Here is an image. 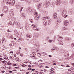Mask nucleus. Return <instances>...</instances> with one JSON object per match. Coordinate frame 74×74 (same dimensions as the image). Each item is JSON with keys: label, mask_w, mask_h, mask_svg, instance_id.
Wrapping results in <instances>:
<instances>
[{"label": "nucleus", "mask_w": 74, "mask_h": 74, "mask_svg": "<svg viewBox=\"0 0 74 74\" xmlns=\"http://www.w3.org/2000/svg\"><path fill=\"white\" fill-rule=\"evenodd\" d=\"M58 37L59 38L58 39V41H60L59 42V45H63V42H62V41L61 40H62V39H63V38H62V37L60 36L59 35H58Z\"/></svg>", "instance_id": "obj_1"}, {"label": "nucleus", "mask_w": 74, "mask_h": 74, "mask_svg": "<svg viewBox=\"0 0 74 74\" xmlns=\"http://www.w3.org/2000/svg\"><path fill=\"white\" fill-rule=\"evenodd\" d=\"M66 10H63V12L62 14V16L64 17V18H66V17H67L68 15H66Z\"/></svg>", "instance_id": "obj_2"}, {"label": "nucleus", "mask_w": 74, "mask_h": 74, "mask_svg": "<svg viewBox=\"0 0 74 74\" xmlns=\"http://www.w3.org/2000/svg\"><path fill=\"white\" fill-rule=\"evenodd\" d=\"M15 1H13L12 2V3H11V2H6V4H10V5H14V4H15Z\"/></svg>", "instance_id": "obj_3"}, {"label": "nucleus", "mask_w": 74, "mask_h": 74, "mask_svg": "<svg viewBox=\"0 0 74 74\" xmlns=\"http://www.w3.org/2000/svg\"><path fill=\"white\" fill-rule=\"evenodd\" d=\"M32 12V9H31L30 8H27V13H28V14H30Z\"/></svg>", "instance_id": "obj_4"}, {"label": "nucleus", "mask_w": 74, "mask_h": 74, "mask_svg": "<svg viewBox=\"0 0 74 74\" xmlns=\"http://www.w3.org/2000/svg\"><path fill=\"white\" fill-rule=\"evenodd\" d=\"M56 5H61L60 0H58V1H56Z\"/></svg>", "instance_id": "obj_5"}, {"label": "nucleus", "mask_w": 74, "mask_h": 74, "mask_svg": "<svg viewBox=\"0 0 74 74\" xmlns=\"http://www.w3.org/2000/svg\"><path fill=\"white\" fill-rule=\"evenodd\" d=\"M8 10V8H7L5 7V6H4L3 7V11H4L5 12H7Z\"/></svg>", "instance_id": "obj_6"}, {"label": "nucleus", "mask_w": 74, "mask_h": 74, "mask_svg": "<svg viewBox=\"0 0 74 74\" xmlns=\"http://www.w3.org/2000/svg\"><path fill=\"white\" fill-rule=\"evenodd\" d=\"M37 12H36L35 14H34L35 15H36L35 16V19H36V20H38L39 17H38V16L37 15Z\"/></svg>", "instance_id": "obj_7"}, {"label": "nucleus", "mask_w": 74, "mask_h": 74, "mask_svg": "<svg viewBox=\"0 0 74 74\" xmlns=\"http://www.w3.org/2000/svg\"><path fill=\"white\" fill-rule=\"evenodd\" d=\"M69 24V21L67 20L64 21V25L65 26H67Z\"/></svg>", "instance_id": "obj_8"}, {"label": "nucleus", "mask_w": 74, "mask_h": 74, "mask_svg": "<svg viewBox=\"0 0 74 74\" xmlns=\"http://www.w3.org/2000/svg\"><path fill=\"white\" fill-rule=\"evenodd\" d=\"M32 26L34 30H36V29H37V27L36 26L34 25V24H32Z\"/></svg>", "instance_id": "obj_9"}, {"label": "nucleus", "mask_w": 74, "mask_h": 74, "mask_svg": "<svg viewBox=\"0 0 74 74\" xmlns=\"http://www.w3.org/2000/svg\"><path fill=\"white\" fill-rule=\"evenodd\" d=\"M42 3H40L39 4H38L37 6V8L38 9H39L40 7H41V5H42Z\"/></svg>", "instance_id": "obj_10"}, {"label": "nucleus", "mask_w": 74, "mask_h": 74, "mask_svg": "<svg viewBox=\"0 0 74 74\" xmlns=\"http://www.w3.org/2000/svg\"><path fill=\"white\" fill-rule=\"evenodd\" d=\"M10 16H14V12H13V11H10Z\"/></svg>", "instance_id": "obj_11"}, {"label": "nucleus", "mask_w": 74, "mask_h": 74, "mask_svg": "<svg viewBox=\"0 0 74 74\" xmlns=\"http://www.w3.org/2000/svg\"><path fill=\"white\" fill-rule=\"evenodd\" d=\"M56 15H57V14H56V13H55L53 14V17L54 19H55L57 18V16H56Z\"/></svg>", "instance_id": "obj_12"}, {"label": "nucleus", "mask_w": 74, "mask_h": 74, "mask_svg": "<svg viewBox=\"0 0 74 74\" xmlns=\"http://www.w3.org/2000/svg\"><path fill=\"white\" fill-rule=\"evenodd\" d=\"M74 56V54H73L69 58H68V59H70L71 58H73Z\"/></svg>", "instance_id": "obj_13"}, {"label": "nucleus", "mask_w": 74, "mask_h": 74, "mask_svg": "<svg viewBox=\"0 0 74 74\" xmlns=\"http://www.w3.org/2000/svg\"><path fill=\"white\" fill-rule=\"evenodd\" d=\"M43 25H45V26H46L47 25V21H45L43 23Z\"/></svg>", "instance_id": "obj_14"}, {"label": "nucleus", "mask_w": 74, "mask_h": 74, "mask_svg": "<svg viewBox=\"0 0 74 74\" xmlns=\"http://www.w3.org/2000/svg\"><path fill=\"white\" fill-rule=\"evenodd\" d=\"M49 16L45 17L43 18V20H46V19H49Z\"/></svg>", "instance_id": "obj_15"}, {"label": "nucleus", "mask_w": 74, "mask_h": 74, "mask_svg": "<svg viewBox=\"0 0 74 74\" xmlns=\"http://www.w3.org/2000/svg\"><path fill=\"white\" fill-rule=\"evenodd\" d=\"M45 3H46V2H45L44 3V4L43 5V6L45 8H46V7H48V5H47V4H45Z\"/></svg>", "instance_id": "obj_16"}, {"label": "nucleus", "mask_w": 74, "mask_h": 74, "mask_svg": "<svg viewBox=\"0 0 74 74\" xmlns=\"http://www.w3.org/2000/svg\"><path fill=\"white\" fill-rule=\"evenodd\" d=\"M15 24L18 26H19L20 25V24L19 23V22H16Z\"/></svg>", "instance_id": "obj_17"}, {"label": "nucleus", "mask_w": 74, "mask_h": 74, "mask_svg": "<svg viewBox=\"0 0 74 74\" xmlns=\"http://www.w3.org/2000/svg\"><path fill=\"white\" fill-rule=\"evenodd\" d=\"M14 35H17L18 34V32H17V31L15 30L14 32Z\"/></svg>", "instance_id": "obj_18"}, {"label": "nucleus", "mask_w": 74, "mask_h": 74, "mask_svg": "<svg viewBox=\"0 0 74 74\" xmlns=\"http://www.w3.org/2000/svg\"><path fill=\"white\" fill-rule=\"evenodd\" d=\"M47 14H48V12H47V11H45L43 12V14H44V15Z\"/></svg>", "instance_id": "obj_19"}, {"label": "nucleus", "mask_w": 74, "mask_h": 74, "mask_svg": "<svg viewBox=\"0 0 74 74\" xmlns=\"http://www.w3.org/2000/svg\"><path fill=\"white\" fill-rule=\"evenodd\" d=\"M69 56V54H67L66 53H65L64 55V57H68Z\"/></svg>", "instance_id": "obj_20"}, {"label": "nucleus", "mask_w": 74, "mask_h": 74, "mask_svg": "<svg viewBox=\"0 0 74 74\" xmlns=\"http://www.w3.org/2000/svg\"><path fill=\"white\" fill-rule=\"evenodd\" d=\"M46 4H47V6L48 5H49V4H50V3H49V1H47V2H46Z\"/></svg>", "instance_id": "obj_21"}, {"label": "nucleus", "mask_w": 74, "mask_h": 74, "mask_svg": "<svg viewBox=\"0 0 74 74\" xmlns=\"http://www.w3.org/2000/svg\"><path fill=\"white\" fill-rule=\"evenodd\" d=\"M54 48V49H56V50L57 51H59V48L58 47H53Z\"/></svg>", "instance_id": "obj_22"}, {"label": "nucleus", "mask_w": 74, "mask_h": 74, "mask_svg": "<svg viewBox=\"0 0 74 74\" xmlns=\"http://www.w3.org/2000/svg\"><path fill=\"white\" fill-rule=\"evenodd\" d=\"M40 0H33V1H34V3H36V2H38V1H39Z\"/></svg>", "instance_id": "obj_23"}, {"label": "nucleus", "mask_w": 74, "mask_h": 74, "mask_svg": "<svg viewBox=\"0 0 74 74\" xmlns=\"http://www.w3.org/2000/svg\"><path fill=\"white\" fill-rule=\"evenodd\" d=\"M26 36L29 38H31L32 37V36L29 35L27 34L26 35Z\"/></svg>", "instance_id": "obj_24"}, {"label": "nucleus", "mask_w": 74, "mask_h": 74, "mask_svg": "<svg viewBox=\"0 0 74 74\" xmlns=\"http://www.w3.org/2000/svg\"><path fill=\"white\" fill-rule=\"evenodd\" d=\"M69 14H70L71 15H72V14H73V11H71L70 12H69Z\"/></svg>", "instance_id": "obj_25"}, {"label": "nucleus", "mask_w": 74, "mask_h": 74, "mask_svg": "<svg viewBox=\"0 0 74 74\" xmlns=\"http://www.w3.org/2000/svg\"><path fill=\"white\" fill-rule=\"evenodd\" d=\"M35 48H36V49H38V48H39V46L36 45L35 46Z\"/></svg>", "instance_id": "obj_26"}, {"label": "nucleus", "mask_w": 74, "mask_h": 74, "mask_svg": "<svg viewBox=\"0 0 74 74\" xmlns=\"http://www.w3.org/2000/svg\"><path fill=\"white\" fill-rule=\"evenodd\" d=\"M51 5L52 7H54V4H53V3H51Z\"/></svg>", "instance_id": "obj_27"}, {"label": "nucleus", "mask_w": 74, "mask_h": 74, "mask_svg": "<svg viewBox=\"0 0 74 74\" xmlns=\"http://www.w3.org/2000/svg\"><path fill=\"white\" fill-rule=\"evenodd\" d=\"M8 25H11L12 24V22H11V21H10L8 23Z\"/></svg>", "instance_id": "obj_28"}, {"label": "nucleus", "mask_w": 74, "mask_h": 74, "mask_svg": "<svg viewBox=\"0 0 74 74\" xmlns=\"http://www.w3.org/2000/svg\"><path fill=\"white\" fill-rule=\"evenodd\" d=\"M63 29L64 30H67V27H64L63 28Z\"/></svg>", "instance_id": "obj_29"}, {"label": "nucleus", "mask_w": 74, "mask_h": 74, "mask_svg": "<svg viewBox=\"0 0 74 74\" xmlns=\"http://www.w3.org/2000/svg\"><path fill=\"white\" fill-rule=\"evenodd\" d=\"M52 41H53V40H49V42L50 43H51V42H52Z\"/></svg>", "instance_id": "obj_30"}, {"label": "nucleus", "mask_w": 74, "mask_h": 74, "mask_svg": "<svg viewBox=\"0 0 74 74\" xmlns=\"http://www.w3.org/2000/svg\"><path fill=\"white\" fill-rule=\"evenodd\" d=\"M29 21L30 22H31V23H33V19H30Z\"/></svg>", "instance_id": "obj_31"}, {"label": "nucleus", "mask_w": 74, "mask_h": 74, "mask_svg": "<svg viewBox=\"0 0 74 74\" xmlns=\"http://www.w3.org/2000/svg\"><path fill=\"white\" fill-rule=\"evenodd\" d=\"M62 35L63 36H65V35H66V33L65 32H64L62 33Z\"/></svg>", "instance_id": "obj_32"}, {"label": "nucleus", "mask_w": 74, "mask_h": 74, "mask_svg": "<svg viewBox=\"0 0 74 74\" xmlns=\"http://www.w3.org/2000/svg\"><path fill=\"white\" fill-rule=\"evenodd\" d=\"M2 43H3V42H4V41H5V38H3L2 39Z\"/></svg>", "instance_id": "obj_33"}, {"label": "nucleus", "mask_w": 74, "mask_h": 74, "mask_svg": "<svg viewBox=\"0 0 74 74\" xmlns=\"http://www.w3.org/2000/svg\"><path fill=\"white\" fill-rule=\"evenodd\" d=\"M37 55L38 56H41V54H40V53H38L37 54Z\"/></svg>", "instance_id": "obj_34"}, {"label": "nucleus", "mask_w": 74, "mask_h": 74, "mask_svg": "<svg viewBox=\"0 0 74 74\" xmlns=\"http://www.w3.org/2000/svg\"><path fill=\"white\" fill-rule=\"evenodd\" d=\"M11 66H9L8 67H7V69H8L9 70V69H11Z\"/></svg>", "instance_id": "obj_35"}, {"label": "nucleus", "mask_w": 74, "mask_h": 74, "mask_svg": "<svg viewBox=\"0 0 74 74\" xmlns=\"http://www.w3.org/2000/svg\"><path fill=\"white\" fill-rule=\"evenodd\" d=\"M37 36H34V38L36 40L37 38Z\"/></svg>", "instance_id": "obj_36"}, {"label": "nucleus", "mask_w": 74, "mask_h": 74, "mask_svg": "<svg viewBox=\"0 0 74 74\" xmlns=\"http://www.w3.org/2000/svg\"><path fill=\"white\" fill-rule=\"evenodd\" d=\"M21 16H23L24 18H25L26 17L25 16H24V15H23V14H22L21 15Z\"/></svg>", "instance_id": "obj_37"}, {"label": "nucleus", "mask_w": 74, "mask_h": 74, "mask_svg": "<svg viewBox=\"0 0 74 74\" xmlns=\"http://www.w3.org/2000/svg\"><path fill=\"white\" fill-rule=\"evenodd\" d=\"M48 25H50L51 24V21L50 20H49L48 21Z\"/></svg>", "instance_id": "obj_38"}, {"label": "nucleus", "mask_w": 74, "mask_h": 74, "mask_svg": "<svg viewBox=\"0 0 74 74\" xmlns=\"http://www.w3.org/2000/svg\"><path fill=\"white\" fill-rule=\"evenodd\" d=\"M70 73H72V74H74V71H71Z\"/></svg>", "instance_id": "obj_39"}, {"label": "nucleus", "mask_w": 74, "mask_h": 74, "mask_svg": "<svg viewBox=\"0 0 74 74\" xmlns=\"http://www.w3.org/2000/svg\"><path fill=\"white\" fill-rule=\"evenodd\" d=\"M56 25H57V26H58V25H59V22L58 23V22H57L56 21Z\"/></svg>", "instance_id": "obj_40"}, {"label": "nucleus", "mask_w": 74, "mask_h": 74, "mask_svg": "<svg viewBox=\"0 0 74 74\" xmlns=\"http://www.w3.org/2000/svg\"><path fill=\"white\" fill-rule=\"evenodd\" d=\"M16 60H17L18 61V60H19V58H16L15 59Z\"/></svg>", "instance_id": "obj_41"}, {"label": "nucleus", "mask_w": 74, "mask_h": 74, "mask_svg": "<svg viewBox=\"0 0 74 74\" xmlns=\"http://www.w3.org/2000/svg\"><path fill=\"white\" fill-rule=\"evenodd\" d=\"M16 54L17 55H19L20 54V52H18L16 53Z\"/></svg>", "instance_id": "obj_42"}, {"label": "nucleus", "mask_w": 74, "mask_h": 74, "mask_svg": "<svg viewBox=\"0 0 74 74\" xmlns=\"http://www.w3.org/2000/svg\"><path fill=\"white\" fill-rule=\"evenodd\" d=\"M7 32H10V33H11V31H10L9 29L7 30Z\"/></svg>", "instance_id": "obj_43"}, {"label": "nucleus", "mask_w": 74, "mask_h": 74, "mask_svg": "<svg viewBox=\"0 0 74 74\" xmlns=\"http://www.w3.org/2000/svg\"><path fill=\"white\" fill-rule=\"evenodd\" d=\"M36 31H39L40 30V29L39 28L36 29Z\"/></svg>", "instance_id": "obj_44"}, {"label": "nucleus", "mask_w": 74, "mask_h": 74, "mask_svg": "<svg viewBox=\"0 0 74 74\" xmlns=\"http://www.w3.org/2000/svg\"><path fill=\"white\" fill-rule=\"evenodd\" d=\"M7 64H8V65H10V64H11V63H10V62H8L7 63Z\"/></svg>", "instance_id": "obj_45"}, {"label": "nucleus", "mask_w": 74, "mask_h": 74, "mask_svg": "<svg viewBox=\"0 0 74 74\" xmlns=\"http://www.w3.org/2000/svg\"><path fill=\"white\" fill-rule=\"evenodd\" d=\"M21 1H25L26 2L28 1H29V0H21Z\"/></svg>", "instance_id": "obj_46"}, {"label": "nucleus", "mask_w": 74, "mask_h": 74, "mask_svg": "<svg viewBox=\"0 0 74 74\" xmlns=\"http://www.w3.org/2000/svg\"><path fill=\"white\" fill-rule=\"evenodd\" d=\"M43 56H45V53H42Z\"/></svg>", "instance_id": "obj_47"}, {"label": "nucleus", "mask_w": 74, "mask_h": 74, "mask_svg": "<svg viewBox=\"0 0 74 74\" xmlns=\"http://www.w3.org/2000/svg\"><path fill=\"white\" fill-rule=\"evenodd\" d=\"M59 19H57L56 20V22H59Z\"/></svg>", "instance_id": "obj_48"}, {"label": "nucleus", "mask_w": 74, "mask_h": 74, "mask_svg": "<svg viewBox=\"0 0 74 74\" xmlns=\"http://www.w3.org/2000/svg\"><path fill=\"white\" fill-rule=\"evenodd\" d=\"M10 38H14V37L12 36H11Z\"/></svg>", "instance_id": "obj_49"}, {"label": "nucleus", "mask_w": 74, "mask_h": 74, "mask_svg": "<svg viewBox=\"0 0 74 74\" xmlns=\"http://www.w3.org/2000/svg\"><path fill=\"white\" fill-rule=\"evenodd\" d=\"M23 7H22L21 8V10L20 11V12H21L22 11V9H23Z\"/></svg>", "instance_id": "obj_50"}, {"label": "nucleus", "mask_w": 74, "mask_h": 74, "mask_svg": "<svg viewBox=\"0 0 74 74\" xmlns=\"http://www.w3.org/2000/svg\"><path fill=\"white\" fill-rule=\"evenodd\" d=\"M71 69H68V71H70L71 72Z\"/></svg>", "instance_id": "obj_51"}, {"label": "nucleus", "mask_w": 74, "mask_h": 74, "mask_svg": "<svg viewBox=\"0 0 74 74\" xmlns=\"http://www.w3.org/2000/svg\"><path fill=\"white\" fill-rule=\"evenodd\" d=\"M51 50V51H55V49H52Z\"/></svg>", "instance_id": "obj_52"}, {"label": "nucleus", "mask_w": 74, "mask_h": 74, "mask_svg": "<svg viewBox=\"0 0 74 74\" xmlns=\"http://www.w3.org/2000/svg\"><path fill=\"white\" fill-rule=\"evenodd\" d=\"M71 47H74V46L73 45V43L71 45Z\"/></svg>", "instance_id": "obj_53"}, {"label": "nucleus", "mask_w": 74, "mask_h": 74, "mask_svg": "<svg viewBox=\"0 0 74 74\" xmlns=\"http://www.w3.org/2000/svg\"><path fill=\"white\" fill-rule=\"evenodd\" d=\"M7 0V1H7L6 2H10V1H11V0Z\"/></svg>", "instance_id": "obj_54"}, {"label": "nucleus", "mask_w": 74, "mask_h": 74, "mask_svg": "<svg viewBox=\"0 0 74 74\" xmlns=\"http://www.w3.org/2000/svg\"><path fill=\"white\" fill-rule=\"evenodd\" d=\"M4 72H5V71H1V73H4Z\"/></svg>", "instance_id": "obj_55"}, {"label": "nucleus", "mask_w": 74, "mask_h": 74, "mask_svg": "<svg viewBox=\"0 0 74 74\" xmlns=\"http://www.w3.org/2000/svg\"><path fill=\"white\" fill-rule=\"evenodd\" d=\"M3 15H4V14H1V16H3Z\"/></svg>", "instance_id": "obj_56"}, {"label": "nucleus", "mask_w": 74, "mask_h": 74, "mask_svg": "<svg viewBox=\"0 0 74 74\" xmlns=\"http://www.w3.org/2000/svg\"><path fill=\"white\" fill-rule=\"evenodd\" d=\"M66 67H70V66H69V65H67V66H66Z\"/></svg>", "instance_id": "obj_57"}, {"label": "nucleus", "mask_w": 74, "mask_h": 74, "mask_svg": "<svg viewBox=\"0 0 74 74\" xmlns=\"http://www.w3.org/2000/svg\"><path fill=\"white\" fill-rule=\"evenodd\" d=\"M49 56L50 58H52V56H51V55H49Z\"/></svg>", "instance_id": "obj_58"}, {"label": "nucleus", "mask_w": 74, "mask_h": 74, "mask_svg": "<svg viewBox=\"0 0 74 74\" xmlns=\"http://www.w3.org/2000/svg\"><path fill=\"white\" fill-rule=\"evenodd\" d=\"M9 45L10 46V47H11V46H12V44H9Z\"/></svg>", "instance_id": "obj_59"}, {"label": "nucleus", "mask_w": 74, "mask_h": 74, "mask_svg": "<svg viewBox=\"0 0 74 74\" xmlns=\"http://www.w3.org/2000/svg\"><path fill=\"white\" fill-rule=\"evenodd\" d=\"M23 26H21V27H20V29H22V28H23Z\"/></svg>", "instance_id": "obj_60"}, {"label": "nucleus", "mask_w": 74, "mask_h": 74, "mask_svg": "<svg viewBox=\"0 0 74 74\" xmlns=\"http://www.w3.org/2000/svg\"><path fill=\"white\" fill-rule=\"evenodd\" d=\"M9 73H12V72L11 71H9Z\"/></svg>", "instance_id": "obj_61"}, {"label": "nucleus", "mask_w": 74, "mask_h": 74, "mask_svg": "<svg viewBox=\"0 0 74 74\" xmlns=\"http://www.w3.org/2000/svg\"><path fill=\"white\" fill-rule=\"evenodd\" d=\"M5 60H4V61H2V63H5Z\"/></svg>", "instance_id": "obj_62"}, {"label": "nucleus", "mask_w": 74, "mask_h": 74, "mask_svg": "<svg viewBox=\"0 0 74 74\" xmlns=\"http://www.w3.org/2000/svg\"><path fill=\"white\" fill-rule=\"evenodd\" d=\"M10 53H13V51H11L10 52Z\"/></svg>", "instance_id": "obj_63"}, {"label": "nucleus", "mask_w": 74, "mask_h": 74, "mask_svg": "<svg viewBox=\"0 0 74 74\" xmlns=\"http://www.w3.org/2000/svg\"><path fill=\"white\" fill-rule=\"evenodd\" d=\"M28 67L30 68V67H31V66H30L29 65L28 66Z\"/></svg>", "instance_id": "obj_64"}]
</instances>
